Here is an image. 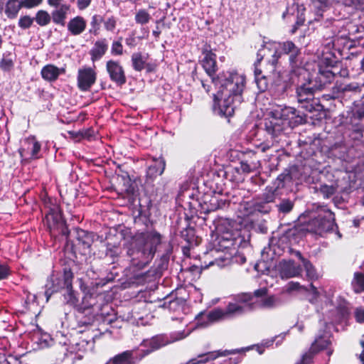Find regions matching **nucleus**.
<instances>
[{
  "label": "nucleus",
  "instance_id": "obj_2",
  "mask_svg": "<svg viewBox=\"0 0 364 364\" xmlns=\"http://www.w3.org/2000/svg\"><path fill=\"white\" fill-rule=\"evenodd\" d=\"M327 61L326 58L322 60L321 63L318 65L316 76L314 79L309 77L306 82L298 85L296 89L298 102L301 108L309 112L322 109L323 107L319 103L318 99L314 97V92L317 90H321L338 73L337 65Z\"/></svg>",
  "mask_w": 364,
  "mask_h": 364
},
{
  "label": "nucleus",
  "instance_id": "obj_15",
  "mask_svg": "<svg viewBox=\"0 0 364 364\" xmlns=\"http://www.w3.org/2000/svg\"><path fill=\"white\" fill-rule=\"evenodd\" d=\"M242 350L239 349H235L231 350H217V351H213L209 352L205 354L199 355L198 360L197 358H193L189 360L186 364H199V363H204L206 362H208L209 360H215L218 357L220 356H226L230 354H235L237 353L240 352Z\"/></svg>",
  "mask_w": 364,
  "mask_h": 364
},
{
  "label": "nucleus",
  "instance_id": "obj_34",
  "mask_svg": "<svg viewBox=\"0 0 364 364\" xmlns=\"http://www.w3.org/2000/svg\"><path fill=\"white\" fill-rule=\"evenodd\" d=\"M328 344L329 341L327 339L323 337H320L316 339L315 341L313 343L311 346V350H314L316 353L321 350L327 348Z\"/></svg>",
  "mask_w": 364,
  "mask_h": 364
},
{
  "label": "nucleus",
  "instance_id": "obj_10",
  "mask_svg": "<svg viewBox=\"0 0 364 364\" xmlns=\"http://www.w3.org/2000/svg\"><path fill=\"white\" fill-rule=\"evenodd\" d=\"M227 319L225 310L215 309L208 314L200 313L196 317V328H205L221 320Z\"/></svg>",
  "mask_w": 364,
  "mask_h": 364
},
{
  "label": "nucleus",
  "instance_id": "obj_27",
  "mask_svg": "<svg viewBox=\"0 0 364 364\" xmlns=\"http://www.w3.org/2000/svg\"><path fill=\"white\" fill-rule=\"evenodd\" d=\"M146 58L141 53H134L132 55V62L134 69L136 71H141L146 64Z\"/></svg>",
  "mask_w": 364,
  "mask_h": 364
},
{
  "label": "nucleus",
  "instance_id": "obj_48",
  "mask_svg": "<svg viewBox=\"0 0 364 364\" xmlns=\"http://www.w3.org/2000/svg\"><path fill=\"white\" fill-rule=\"evenodd\" d=\"M316 353L314 350H311V348L309 351L303 355L301 358V363L303 364H310L311 363L313 355Z\"/></svg>",
  "mask_w": 364,
  "mask_h": 364
},
{
  "label": "nucleus",
  "instance_id": "obj_29",
  "mask_svg": "<svg viewBox=\"0 0 364 364\" xmlns=\"http://www.w3.org/2000/svg\"><path fill=\"white\" fill-rule=\"evenodd\" d=\"M278 186L273 184L266 188L264 193H263V200L265 203H272L274 200L277 196H279Z\"/></svg>",
  "mask_w": 364,
  "mask_h": 364
},
{
  "label": "nucleus",
  "instance_id": "obj_6",
  "mask_svg": "<svg viewBox=\"0 0 364 364\" xmlns=\"http://www.w3.org/2000/svg\"><path fill=\"white\" fill-rule=\"evenodd\" d=\"M257 59L255 63V81L257 86L258 90L260 92H264L268 87V82L266 75L262 74V71L258 68V64L261 62L264 57L269 55L271 58L267 60L268 62V71L267 73H273L275 70V65L280 58L281 52L277 50L272 51L270 49L264 46L262 49H259L257 53Z\"/></svg>",
  "mask_w": 364,
  "mask_h": 364
},
{
  "label": "nucleus",
  "instance_id": "obj_51",
  "mask_svg": "<svg viewBox=\"0 0 364 364\" xmlns=\"http://www.w3.org/2000/svg\"><path fill=\"white\" fill-rule=\"evenodd\" d=\"M92 0H77V6L80 10L87 9L91 4Z\"/></svg>",
  "mask_w": 364,
  "mask_h": 364
},
{
  "label": "nucleus",
  "instance_id": "obj_19",
  "mask_svg": "<svg viewBox=\"0 0 364 364\" xmlns=\"http://www.w3.org/2000/svg\"><path fill=\"white\" fill-rule=\"evenodd\" d=\"M64 68H58L54 65L49 64L44 66L41 70L42 77L47 81H55L61 73H64Z\"/></svg>",
  "mask_w": 364,
  "mask_h": 364
},
{
  "label": "nucleus",
  "instance_id": "obj_53",
  "mask_svg": "<svg viewBox=\"0 0 364 364\" xmlns=\"http://www.w3.org/2000/svg\"><path fill=\"white\" fill-rule=\"evenodd\" d=\"M240 168L244 173H250L252 171L253 167H252L249 164L248 161H240Z\"/></svg>",
  "mask_w": 364,
  "mask_h": 364
},
{
  "label": "nucleus",
  "instance_id": "obj_25",
  "mask_svg": "<svg viewBox=\"0 0 364 364\" xmlns=\"http://www.w3.org/2000/svg\"><path fill=\"white\" fill-rule=\"evenodd\" d=\"M25 145L26 146V149L31 154L32 156H37L41 145L36 140L35 136H29L25 139Z\"/></svg>",
  "mask_w": 364,
  "mask_h": 364
},
{
  "label": "nucleus",
  "instance_id": "obj_14",
  "mask_svg": "<svg viewBox=\"0 0 364 364\" xmlns=\"http://www.w3.org/2000/svg\"><path fill=\"white\" fill-rule=\"evenodd\" d=\"M278 270L282 279H288L299 275L301 268L293 261H282L278 265Z\"/></svg>",
  "mask_w": 364,
  "mask_h": 364
},
{
  "label": "nucleus",
  "instance_id": "obj_13",
  "mask_svg": "<svg viewBox=\"0 0 364 364\" xmlns=\"http://www.w3.org/2000/svg\"><path fill=\"white\" fill-rule=\"evenodd\" d=\"M106 68L112 81L119 85H122L126 82L124 69L118 62L114 60L107 61Z\"/></svg>",
  "mask_w": 364,
  "mask_h": 364
},
{
  "label": "nucleus",
  "instance_id": "obj_41",
  "mask_svg": "<svg viewBox=\"0 0 364 364\" xmlns=\"http://www.w3.org/2000/svg\"><path fill=\"white\" fill-rule=\"evenodd\" d=\"M344 4L357 10L364 11V0H345Z\"/></svg>",
  "mask_w": 364,
  "mask_h": 364
},
{
  "label": "nucleus",
  "instance_id": "obj_23",
  "mask_svg": "<svg viewBox=\"0 0 364 364\" xmlns=\"http://www.w3.org/2000/svg\"><path fill=\"white\" fill-rule=\"evenodd\" d=\"M21 8V0H9L6 4L5 14L9 18L14 19Z\"/></svg>",
  "mask_w": 364,
  "mask_h": 364
},
{
  "label": "nucleus",
  "instance_id": "obj_64",
  "mask_svg": "<svg viewBox=\"0 0 364 364\" xmlns=\"http://www.w3.org/2000/svg\"><path fill=\"white\" fill-rule=\"evenodd\" d=\"M159 33H160L159 31H153V35L155 36L156 37H158Z\"/></svg>",
  "mask_w": 364,
  "mask_h": 364
},
{
  "label": "nucleus",
  "instance_id": "obj_20",
  "mask_svg": "<svg viewBox=\"0 0 364 364\" xmlns=\"http://www.w3.org/2000/svg\"><path fill=\"white\" fill-rule=\"evenodd\" d=\"M166 167L164 161H154L146 171V181L152 182L157 176H161Z\"/></svg>",
  "mask_w": 364,
  "mask_h": 364
},
{
  "label": "nucleus",
  "instance_id": "obj_56",
  "mask_svg": "<svg viewBox=\"0 0 364 364\" xmlns=\"http://www.w3.org/2000/svg\"><path fill=\"white\" fill-rule=\"evenodd\" d=\"M61 1L62 0H48V4L49 6L55 8L60 6L62 4H60Z\"/></svg>",
  "mask_w": 364,
  "mask_h": 364
},
{
  "label": "nucleus",
  "instance_id": "obj_32",
  "mask_svg": "<svg viewBox=\"0 0 364 364\" xmlns=\"http://www.w3.org/2000/svg\"><path fill=\"white\" fill-rule=\"evenodd\" d=\"M151 19V16L145 9L139 10L135 15V21L136 23L144 25Z\"/></svg>",
  "mask_w": 364,
  "mask_h": 364
},
{
  "label": "nucleus",
  "instance_id": "obj_46",
  "mask_svg": "<svg viewBox=\"0 0 364 364\" xmlns=\"http://www.w3.org/2000/svg\"><path fill=\"white\" fill-rule=\"evenodd\" d=\"M340 90L343 92H355L359 89L358 83H350L340 87Z\"/></svg>",
  "mask_w": 364,
  "mask_h": 364
},
{
  "label": "nucleus",
  "instance_id": "obj_47",
  "mask_svg": "<svg viewBox=\"0 0 364 364\" xmlns=\"http://www.w3.org/2000/svg\"><path fill=\"white\" fill-rule=\"evenodd\" d=\"M112 53L115 55H122L123 53V47L119 41H114L112 45Z\"/></svg>",
  "mask_w": 364,
  "mask_h": 364
},
{
  "label": "nucleus",
  "instance_id": "obj_49",
  "mask_svg": "<svg viewBox=\"0 0 364 364\" xmlns=\"http://www.w3.org/2000/svg\"><path fill=\"white\" fill-rule=\"evenodd\" d=\"M10 274V269L6 264H0V280L6 279Z\"/></svg>",
  "mask_w": 364,
  "mask_h": 364
},
{
  "label": "nucleus",
  "instance_id": "obj_60",
  "mask_svg": "<svg viewBox=\"0 0 364 364\" xmlns=\"http://www.w3.org/2000/svg\"><path fill=\"white\" fill-rule=\"evenodd\" d=\"M296 327L298 328L299 331L301 332L303 331V328H304V325L303 324L296 323Z\"/></svg>",
  "mask_w": 364,
  "mask_h": 364
},
{
  "label": "nucleus",
  "instance_id": "obj_36",
  "mask_svg": "<svg viewBox=\"0 0 364 364\" xmlns=\"http://www.w3.org/2000/svg\"><path fill=\"white\" fill-rule=\"evenodd\" d=\"M337 188V186L324 184L321 186L320 191L323 196L328 198L336 193Z\"/></svg>",
  "mask_w": 364,
  "mask_h": 364
},
{
  "label": "nucleus",
  "instance_id": "obj_26",
  "mask_svg": "<svg viewBox=\"0 0 364 364\" xmlns=\"http://www.w3.org/2000/svg\"><path fill=\"white\" fill-rule=\"evenodd\" d=\"M267 290L266 288H261L254 291V294L252 295L250 294H247L250 297L249 302H252L254 304L252 306V310L258 309V304L260 301L264 299L267 294Z\"/></svg>",
  "mask_w": 364,
  "mask_h": 364
},
{
  "label": "nucleus",
  "instance_id": "obj_24",
  "mask_svg": "<svg viewBox=\"0 0 364 364\" xmlns=\"http://www.w3.org/2000/svg\"><path fill=\"white\" fill-rule=\"evenodd\" d=\"M328 0H312L311 8L315 12L316 17L314 20L318 21V18L322 16V13L328 6Z\"/></svg>",
  "mask_w": 364,
  "mask_h": 364
},
{
  "label": "nucleus",
  "instance_id": "obj_55",
  "mask_svg": "<svg viewBox=\"0 0 364 364\" xmlns=\"http://www.w3.org/2000/svg\"><path fill=\"white\" fill-rule=\"evenodd\" d=\"M309 291L313 294V298L311 299V301H316L317 297L320 296V292L317 291L316 288L313 286L312 284L310 285V289Z\"/></svg>",
  "mask_w": 364,
  "mask_h": 364
},
{
  "label": "nucleus",
  "instance_id": "obj_22",
  "mask_svg": "<svg viewBox=\"0 0 364 364\" xmlns=\"http://www.w3.org/2000/svg\"><path fill=\"white\" fill-rule=\"evenodd\" d=\"M107 50V45L105 39L96 41L90 51L91 60L93 62L100 60L105 55Z\"/></svg>",
  "mask_w": 364,
  "mask_h": 364
},
{
  "label": "nucleus",
  "instance_id": "obj_54",
  "mask_svg": "<svg viewBox=\"0 0 364 364\" xmlns=\"http://www.w3.org/2000/svg\"><path fill=\"white\" fill-rule=\"evenodd\" d=\"M219 208V205L218 204V200L215 197H213L210 199V206L208 208V211H214Z\"/></svg>",
  "mask_w": 364,
  "mask_h": 364
},
{
  "label": "nucleus",
  "instance_id": "obj_63",
  "mask_svg": "<svg viewBox=\"0 0 364 364\" xmlns=\"http://www.w3.org/2000/svg\"><path fill=\"white\" fill-rule=\"evenodd\" d=\"M358 115L359 119H362L364 117V113L359 112H358Z\"/></svg>",
  "mask_w": 364,
  "mask_h": 364
},
{
  "label": "nucleus",
  "instance_id": "obj_62",
  "mask_svg": "<svg viewBox=\"0 0 364 364\" xmlns=\"http://www.w3.org/2000/svg\"><path fill=\"white\" fill-rule=\"evenodd\" d=\"M304 21V18H299V21L296 22L298 25H301Z\"/></svg>",
  "mask_w": 364,
  "mask_h": 364
},
{
  "label": "nucleus",
  "instance_id": "obj_8",
  "mask_svg": "<svg viewBox=\"0 0 364 364\" xmlns=\"http://www.w3.org/2000/svg\"><path fill=\"white\" fill-rule=\"evenodd\" d=\"M250 297L247 293L239 294L233 297L225 309L227 318H234L252 311V302H249Z\"/></svg>",
  "mask_w": 364,
  "mask_h": 364
},
{
  "label": "nucleus",
  "instance_id": "obj_57",
  "mask_svg": "<svg viewBox=\"0 0 364 364\" xmlns=\"http://www.w3.org/2000/svg\"><path fill=\"white\" fill-rule=\"evenodd\" d=\"M360 345L363 347V350L362 353L360 354L359 358H360V361L363 363V364H364V343L363 341H361Z\"/></svg>",
  "mask_w": 364,
  "mask_h": 364
},
{
  "label": "nucleus",
  "instance_id": "obj_61",
  "mask_svg": "<svg viewBox=\"0 0 364 364\" xmlns=\"http://www.w3.org/2000/svg\"><path fill=\"white\" fill-rule=\"evenodd\" d=\"M97 21V16H94L92 18V24L96 23Z\"/></svg>",
  "mask_w": 364,
  "mask_h": 364
},
{
  "label": "nucleus",
  "instance_id": "obj_5",
  "mask_svg": "<svg viewBox=\"0 0 364 364\" xmlns=\"http://www.w3.org/2000/svg\"><path fill=\"white\" fill-rule=\"evenodd\" d=\"M272 114L273 119L265 122V130L271 136L272 138L279 136L283 132V126L279 121H291L299 116L297 110L291 107L278 105L272 111Z\"/></svg>",
  "mask_w": 364,
  "mask_h": 364
},
{
  "label": "nucleus",
  "instance_id": "obj_37",
  "mask_svg": "<svg viewBox=\"0 0 364 364\" xmlns=\"http://www.w3.org/2000/svg\"><path fill=\"white\" fill-rule=\"evenodd\" d=\"M294 206V203L289 199L283 200L278 205V209L283 213L290 212Z\"/></svg>",
  "mask_w": 364,
  "mask_h": 364
},
{
  "label": "nucleus",
  "instance_id": "obj_35",
  "mask_svg": "<svg viewBox=\"0 0 364 364\" xmlns=\"http://www.w3.org/2000/svg\"><path fill=\"white\" fill-rule=\"evenodd\" d=\"M132 356V353L129 350L124 351L115 355L111 360L114 364H123L126 363Z\"/></svg>",
  "mask_w": 364,
  "mask_h": 364
},
{
  "label": "nucleus",
  "instance_id": "obj_16",
  "mask_svg": "<svg viewBox=\"0 0 364 364\" xmlns=\"http://www.w3.org/2000/svg\"><path fill=\"white\" fill-rule=\"evenodd\" d=\"M117 180V188L122 193H125L128 196L135 193L136 186L127 173L118 176Z\"/></svg>",
  "mask_w": 364,
  "mask_h": 364
},
{
  "label": "nucleus",
  "instance_id": "obj_1",
  "mask_svg": "<svg viewBox=\"0 0 364 364\" xmlns=\"http://www.w3.org/2000/svg\"><path fill=\"white\" fill-rule=\"evenodd\" d=\"M214 84L220 85L219 91L214 95L215 107H218L219 114L225 117L232 116L236 107L243 100L245 76L238 73L228 72L220 74Z\"/></svg>",
  "mask_w": 364,
  "mask_h": 364
},
{
  "label": "nucleus",
  "instance_id": "obj_59",
  "mask_svg": "<svg viewBox=\"0 0 364 364\" xmlns=\"http://www.w3.org/2000/svg\"><path fill=\"white\" fill-rule=\"evenodd\" d=\"M355 134H356V139H360L362 136V132L359 129L355 130Z\"/></svg>",
  "mask_w": 364,
  "mask_h": 364
},
{
  "label": "nucleus",
  "instance_id": "obj_9",
  "mask_svg": "<svg viewBox=\"0 0 364 364\" xmlns=\"http://www.w3.org/2000/svg\"><path fill=\"white\" fill-rule=\"evenodd\" d=\"M193 330V328L189 329L187 331H181L172 333L168 338L167 336L160 335L153 337L150 340L144 341L143 345L144 346H149L150 348L146 350V354L157 350L167 344L182 340L187 337Z\"/></svg>",
  "mask_w": 364,
  "mask_h": 364
},
{
  "label": "nucleus",
  "instance_id": "obj_38",
  "mask_svg": "<svg viewBox=\"0 0 364 364\" xmlns=\"http://www.w3.org/2000/svg\"><path fill=\"white\" fill-rule=\"evenodd\" d=\"M33 21L34 18L29 16H21L18 20V26L22 29H27L31 26Z\"/></svg>",
  "mask_w": 364,
  "mask_h": 364
},
{
  "label": "nucleus",
  "instance_id": "obj_17",
  "mask_svg": "<svg viewBox=\"0 0 364 364\" xmlns=\"http://www.w3.org/2000/svg\"><path fill=\"white\" fill-rule=\"evenodd\" d=\"M279 49L284 54L289 55V62L291 64H296L298 61L297 58L300 54V50L292 41H286L279 44Z\"/></svg>",
  "mask_w": 364,
  "mask_h": 364
},
{
  "label": "nucleus",
  "instance_id": "obj_3",
  "mask_svg": "<svg viewBox=\"0 0 364 364\" xmlns=\"http://www.w3.org/2000/svg\"><path fill=\"white\" fill-rule=\"evenodd\" d=\"M160 242L161 235L156 232H147L137 239L134 248L127 252L132 264L140 269L145 267L152 259Z\"/></svg>",
  "mask_w": 364,
  "mask_h": 364
},
{
  "label": "nucleus",
  "instance_id": "obj_58",
  "mask_svg": "<svg viewBox=\"0 0 364 364\" xmlns=\"http://www.w3.org/2000/svg\"><path fill=\"white\" fill-rule=\"evenodd\" d=\"M201 84L205 90L207 92L210 91V86L208 85H206L203 80L201 81Z\"/></svg>",
  "mask_w": 364,
  "mask_h": 364
},
{
  "label": "nucleus",
  "instance_id": "obj_31",
  "mask_svg": "<svg viewBox=\"0 0 364 364\" xmlns=\"http://www.w3.org/2000/svg\"><path fill=\"white\" fill-rule=\"evenodd\" d=\"M352 284L356 293L364 291V274L358 272L355 273Z\"/></svg>",
  "mask_w": 364,
  "mask_h": 364
},
{
  "label": "nucleus",
  "instance_id": "obj_45",
  "mask_svg": "<svg viewBox=\"0 0 364 364\" xmlns=\"http://www.w3.org/2000/svg\"><path fill=\"white\" fill-rule=\"evenodd\" d=\"M13 65V61L9 58H3L0 62V68L4 71L10 70Z\"/></svg>",
  "mask_w": 364,
  "mask_h": 364
},
{
  "label": "nucleus",
  "instance_id": "obj_11",
  "mask_svg": "<svg viewBox=\"0 0 364 364\" xmlns=\"http://www.w3.org/2000/svg\"><path fill=\"white\" fill-rule=\"evenodd\" d=\"M202 53L204 55L202 60V66L208 76L211 77L212 82L216 83L217 77L213 75L217 71L216 55L208 46L203 48Z\"/></svg>",
  "mask_w": 364,
  "mask_h": 364
},
{
  "label": "nucleus",
  "instance_id": "obj_50",
  "mask_svg": "<svg viewBox=\"0 0 364 364\" xmlns=\"http://www.w3.org/2000/svg\"><path fill=\"white\" fill-rule=\"evenodd\" d=\"M356 321L359 323H364V307L358 308L355 311Z\"/></svg>",
  "mask_w": 364,
  "mask_h": 364
},
{
  "label": "nucleus",
  "instance_id": "obj_52",
  "mask_svg": "<svg viewBox=\"0 0 364 364\" xmlns=\"http://www.w3.org/2000/svg\"><path fill=\"white\" fill-rule=\"evenodd\" d=\"M301 289H302V287H301L299 283L294 282H289L287 287V291L288 292H291V291H296V290H299Z\"/></svg>",
  "mask_w": 364,
  "mask_h": 364
},
{
  "label": "nucleus",
  "instance_id": "obj_18",
  "mask_svg": "<svg viewBox=\"0 0 364 364\" xmlns=\"http://www.w3.org/2000/svg\"><path fill=\"white\" fill-rule=\"evenodd\" d=\"M70 9V6L67 4H63L58 7H55V9L53 10L50 14L53 23L64 26Z\"/></svg>",
  "mask_w": 364,
  "mask_h": 364
},
{
  "label": "nucleus",
  "instance_id": "obj_44",
  "mask_svg": "<svg viewBox=\"0 0 364 364\" xmlns=\"http://www.w3.org/2000/svg\"><path fill=\"white\" fill-rule=\"evenodd\" d=\"M43 0H21L23 8L31 9L40 5Z\"/></svg>",
  "mask_w": 364,
  "mask_h": 364
},
{
  "label": "nucleus",
  "instance_id": "obj_30",
  "mask_svg": "<svg viewBox=\"0 0 364 364\" xmlns=\"http://www.w3.org/2000/svg\"><path fill=\"white\" fill-rule=\"evenodd\" d=\"M33 18L40 26H46L48 25L52 20L51 15L45 10H39L37 11L36 16Z\"/></svg>",
  "mask_w": 364,
  "mask_h": 364
},
{
  "label": "nucleus",
  "instance_id": "obj_12",
  "mask_svg": "<svg viewBox=\"0 0 364 364\" xmlns=\"http://www.w3.org/2000/svg\"><path fill=\"white\" fill-rule=\"evenodd\" d=\"M97 75L91 68L79 69L77 73V87L81 91H87L95 84Z\"/></svg>",
  "mask_w": 364,
  "mask_h": 364
},
{
  "label": "nucleus",
  "instance_id": "obj_39",
  "mask_svg": "<svg viewBox=\"0 0 364 364\" xmlns=\"http://www.w3.org/2000/svg\"><path fill=\"white\" fill-rule=\"evenodd\" d=\"M70 136L75 141H79L81 139H90L92 134H90V130L82 131L78 132H69Z\"/></svg>",
  "mask_w": 364,
  "mask_h": 364
},
{
  "label": "nucleus",
  "instance_id": "obj_40",
  "mask_svg": "<svg viewBox=\"0 0 364 364\" xmlns=\"http://www.w3.org/2000/svg\"><path fill=\"white\" fill-rule=\"evenodd\" d=\"M37 296L36 294L28 293L26 298V304L28 306V309L30 310H33L35 307L38 306L37 304Z\"/></svg>",
  "mask_w": 364,
  "mask_h": 364
},
{
  "label": "nucleus",
  "instance_id": "obj_4",
  "mask_svg": "<svg viewBox=\"0 0 364 364\" xmlns=\"http://www.w3.org/2000/svg\"><path fill=\"white\" fill-rule=\"evenodd\" d=\"M334 26L338 28L336 34L326 29L323 36L325 39L324 45L328 49L335 46H342L343 48L350 50L355 46V41L361 38V36H357L360 31L355 24L347 23L341 26L337 21Z\"/></svg>",
  "mask_w": 364,
  "mask_h": 364
},
{
  "label": "nucleus",
  "instance_id": "obj_7",
  "mask_svg": "<svg viewBox=\"0 0 364 364\" xmlns=\"http://www.w3.org/2000/svg\"><path fill=\"white\" fill-rule=\"evenodd\" d=\"M337 228L335 215L326 206L318 209L317 215L307 224V230L320 236L332 232Z\"/></svg>",
  "mask_w": 364,
  "mask_h": 364
},
{
  "label": "nucleus",
  "instance_id": "obj_42",
  "mask_svg": "<svg viewBox=\"0 0 364 364\" xmlns=\"http://www.w3.org/2000/svg\"><path fill=\"white\" fill-rule=\"evenodd\" d=\"M117 18L114 16H110L104 20L105 28L108 31H113L117 26Z\"/></svg>",
  "mask_w": 364,
  "mask_h": 364
},
{
  "label": "nucleus",
  "instance_id": "obj_28",
  "mask_svg": "<svg viewBox=\"0 0 364 364\" xmlns=\"http://www.w3.org/2000/svg\"><path fill=\"white\" fill-rule=\"evenodd\" d=\"M280 300L275 296H265L258 304V308L272 309L280 304Z\"/></svg>",
  "mask_w": 364,
  "mask_h": 364
},
{
  "label": "nucleus",
  "instance_id": "obj_21",
  "mask_svg": "<svg viewBox=\"0 0 364 364\" xmlns=\"http://www.w3.org/2000/svg\"><path fill=\"white\" fill-rule=\"evenodd\" d=\"M86 21L81 16H76L70 20L68 29L73 36L81 34L86 28Z\"/></svg>",
  "mask_w": 364,
  "mask_h": 364
},
{
  "label": "nucleus",
  "instance_id": "obj_43",
  "mask_svg": "<svg viewBox=\"0 0 364 364\" xmlns=\"http://www.w3.org/2000/svg\"><path fill=\"white\" fill-rule=\"evenodd\" d=\"M297 255L299 257V258L302 260L303 262V264L307 272V274L310 277H314V267L312 266V264L307 260L304 259L301 254L299 252L297 253Z\"/></svg>",
  "mask_w": 364,
  "mask_h": 364
},
{
  "label": "nucleus",
  "instance_id": "obj_33",
  "mask_svg": "<svg viewBox=\"0 0 364 364\" xmlns=\"http://www.w3.org/2000/svg\"><path fill=\"white\" fill-rule=\"evenodd\" d=\"M231 259L229 257L225 255H220L215 258L214 260L209 262L208 266L216 265L218 267H224L230 264Z\"/></svg>",
  "mask_w": 364,
  "mask_h": 364
}]
</instances>
